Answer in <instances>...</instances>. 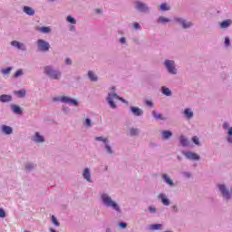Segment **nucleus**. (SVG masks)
<instances>
[{
	"mask_svg": "<svg viewBox=\"0 0 232 232\" xmlns=\"http://www.w3.org/2000/svg\"><path fill=\"white\" fill-rule=\"evenodd\" d=\"M160 10H162L163 12H166L168 10H169V6L168 5V4H161L160 6Z\"/></svg>",
	"mask_w": 232,
	"mask_h": 232,
	"instance_id": "obj_32",
	"label": "nucleus"
},
{
	"mask_svg": "<svg viewBox=\"0 0 232 232\" xmlns=\"http://www.w3.org/2000/svg\"><path fill=\"white\" fill-rule=\"evenodd\" d=\"M219 191L222 193L224 198L229 199V191L226 188L225 185H218Z\"/></svg>",
	"mask_w": 232,
	"mask_h": 232,
	"instance_id": "obj_8",
	"label": "nucleus"
},
{
	"mask_svg": "<svg viewBox=\"0 0 232 232\" xmlns=\"http://www.w3.org/2000/svg\"><path fill=\"white\" fill-rule=\"evenodd\" d=\"M105 150H106L107 153H110V154L113 153L111 147H110V145H108V144L105 145Z\"/></svg>",
	"mask_w": 232,
	"mask_h": 232,
	"instance_id": "obj_38",
	"label": "nucleus"
},
{
	"mask_svg": "<svg viewBox=\"0 0 232 232\" xmlns=\"http://www.w3.org/2000/svg\"><path fill=\"white\" fill-rule=\"evenodd\" d=\"M223 128H224L225 130H227V128H229V124L224 123V124H223Z\"/></svg>",
	"mask_w": 232,
	"mask_h": 232,
	"instance_id": "obj_50",
	"label": "nucleus"
},
{
	"mask_svg": "<svg viewBox=\"0 0 232 232\" xmlns=\"http://www.w3.org/2000/svg\"><path fill=\"white\" fill-rule=\"evenodd\" d=\"M82 176H83V179H85V180H87L88 182H92V179H91L92 175L90 174L89 169H84Z\"/></svg>",
	"mask_w": 232,
	"mask_h": 232,
	"instance_id": "obj_13",
	"label": "nucleus"
},
{
	"mask_svg": "<svg viewBox=\"0 0 232 232\" xmlns=\"http://www.w3.org/2000/svg\"><path fill=\"white\" fill-rule=\"evenodd\" d=\"M84 124H85V126L90 127V126H92V121L90 119H86Z\"/></svg>",
	"mask_w": 232,
	"mask_h": 232,
	"instance_id": "obj_42",
	"label": "nucleus"
},
{
	"mask_svg": "<svg viewBox=\"0 0 232 232\" xmlns=\"http://www.w3.org/2000/svg\"><path fill=\"white\" fill-rule=\"evenodd\" d=\"M24 12L27 15H34L35 14V11L30 6H24Z\"/></svg>",
	"mask_w": 232,
	"mask_h": 232,
	"instance_id": "obj_15",
	"label": "nucleus"
},
{
	"mask_svg": "<svg viewBox=\"0 0 232 232\" xmlns=\"http://www.w3.org/2000/svg\"><path fill=\"white\" fill-rule=\"evenodd\" d=\"M37 44L40 52H48L50 50V44L44 40H38Z\"/></svg>",
	"mask_w": 232,
	"mask_h": 232,
	"instance_id": "obj_4",
	"label": "nucleus"
},
{
	"mask_svg": "<svg viewBox=\"0 0 232 232\" xmlns=\"http://www.w3.org/2000/svg\"><path fill=\"white\" fill-rule=\"evenodd\" d=\"M161 135H162L163 139L168 140V139H169V137H172L173 133L169 130H163L161 132Z\"/></svg>",
	"mask_w": 232,
	"mask_h": 232,
	"instance_id": "obj_20",
	"label": "nucleus"
},
{
	"mask_svg": "<svg viewBox=\"0 0 232 232\" xmlns=\"http://www.w3.org/2000/svg\"><path fill=\"white\" fill-rule=\"evenodd\" d=\"M38 30L42 34H50V32H52V29H50V27H40Z\"/></svg>",
	"mask_w": 232,
	"mask_h": 232,
	"instance_id": "obj_28",
	"label": "nucleus"
},
{
	"mask_svg": "<svg viewBox=\"0 0 232 232\" xmlns=\"http://www.w3.org/2000/svg\"><path fill=\"white\" fill-rule=\"evenodd\" d=\"M158 23H169V19L164 16H160Z\"/></svg>",
	"mask_w": 232,
	"mask_h": 232,
	"instance_id": "obj_33",
	"label": "nucleus"
},
{
	"mask_svg": "<svg viewBox=\"0 0 232 232\" xmlns=\"http://www.w3.org/2000/svg\"><path fill=\"white\" fill-rule=\"evenodd\" d=\"M192 141L194 142V144H196L197 146H198L200 144V142L198 141V137L194 136L192 137Z\"/></svg>",
	"mask_w": 232,
	"mask_h": 232,
	"instance_id": "obj_37",
	"label": "nucleus"
},
{
	"mask_svg": "<svg viewBox=\"0 0 232 232\" xmlns=\"http://www.w3.org/2000/svg\"><path fill=\"white\" fill-rule=\"evenodd\" d=\"M162 179H164L165 182H167L169 186H173V180H171L168 175L163 174Z\"/></svg>",
	"mask_w": 232,
	"mask_h": 232,
	"instance_id": "obj_29",
	"label": "nucleus"
},
{
	"mask_svg": "<svg viewBox=\"0 0 232 232\" xmlns=\"http://www.w3.org/2000/svg\"><path fill=\"white\" fill-rule=\"evenodd\" d=\"M173 208H174V209H177V206H173Z\"/></svg>",
	"mask_w": 232,
	"mask_h": 232,
	"instance_id": "obj_57",
	"label": "nucleus"
},
{
	"mask_svg": "<svg viewBox=\"0 0 232 232\" xmlns=\"http://www.w3.org/2000/svg\"><path fill=\"white\" fill-rule=\"evenodd\" d=\"M130 111H132L133 115H136V117H140L143 113L142 110L139 107H130Z\"/></svg>",
	"mask_w": 232,
	"mask_h": 232,
	"instance_id": "obj_11",
	"label": "nucleus"
},
{
	"mask_svg": "<svg viewBox=\"0 0 232 232\" xmlns=\"http://www.w3.org/2000/svg\"><path fill=\"white\" fill-rule=\"evenodd\" d=\"M10 72H12V68L11 67H8V68H5V69L2 70V73H5V75L10 73Z\"/></svg>",
	"mask_w": 232,
	"mask_h": 232,
	"instance_id": "obj_36",
	"label": "nucleus"
},
{
	"mask_svg": "<svg viewBox=\"0 0 232 232\" xmlns=\"http://www.w3.org/2000/svg\"><path fill=\"white\" fill-rule=\"evenodd\" d=\"M159 197L164 206H169V200L168 198H166L162 194H160Z\"/></svg>",
	"mask_w": 232,
	"mask_h": 232,
	"instance_id": "obj_27",
	"label": "nucleus"
},
{
	"mask_svg": "<svg viewBox=\"0 0 232 232\" xmlns=\"http://www.w3.org/2000/svg\"><path fill=\"white\" fill-rule=\"evenodd\" d=\"M95 12H96V14H102V10H101V9H96Z\"/></svg>",
	"mask_w": 232,
	"mask_h": 232,
	"instance_id": "obj_53",
	"label": "nucleus"
},
{
	"mask_svg": "<svg viewBox=\"0 0 232 232\" xmlns=\"http://www.w3.org/2000/svg\"><path fill=\"white\" fill-rule=\"evenodd\" d=\"M185 157L187 159H189L190 160H198L200 159V156L195 152L188 151L184 153Z\"/></svg>",
	"mask_w": 232,
	"mask_h": 232,
	"instance_id": "obj_7",
	"label": "nucleus"
},
{
	"mask_svg": "<svg viewBox=\"0 0 232 232\" xmlns=\"http://www.w3.org/2000/svg\"><path fill=\"white\" fill-rule=\"evenodd\" d=\"M88 77L91 81H92L94 82L97 81V75H95V73H93V72H92V71L88 72Z\"/></svg>",
	"mask_w": 232,
	"mask_h": 232,
	"instance_id": "obj_24",
	"label": "nucleus"
},
{
	"mask_svg": "<svg viewBox=\"0 0 232 232\" xmlns=\"http://www.w3.org/2000/svg\"><path fill=\"white\" fill-rule=\"evenodd\" d=\"M67 23H71V24H76L77 21L75 18L72 17V15H68L66 18Z\"/></svg>",
	"mask_w": 232,
	"mask_h": 232,
	"instance_id": "obj_30",
	"label": "nucleus"
},
{
	"mask_svg": "<svg viewBox=\"0 0 232 232\" xmlns=\"http://www.w3.org/2000/svg\"><path fill=\"white\" fill-rule=\"evenodd\" d=\"M133 28H135V30H140V24H139V23H134Z\"/></svg>",
	"mask_w": 232,
	"mask_h": 232,
	"instance_id": "obj_43",
	"label": "nucleus"
},
{
	"mask_svg": "<svg viewBox=\"0 0 232 232\" xmlns=\"http://www.w3.org/2000/svg\"><path fill=\"white\" fill-rule=\"evenodd\" d=\"M231 23H232L231 20H225L220 24V28H227V26H229Z\"/></svg>",
	"mask_w": 232,
	"mask_h": 232,
	"instance_id": "obj_26",
	"label": "nucleus"
},
{
	"mask_svg": "<svg viewBox=\"0 0 232 232\" xmlns=\"http://www.w3.org/2000/svg\"><path fill=\"white\" fill-rule=\"evenodd\" d=\"M184 114L187 119H191V117H193V111L190 109H185Z\"/></svg>",
	"mask_w": 232,
	"mask_h": 232,
	"instance_id": "obj_25",
	"label": "nucleus"
},
{
	"mask_svg": "<svg viewBox=\"0 0 232 232\" xmlns=\"http://www.w3.org/2000/svg\"><path fill=\"white\" fill-rule=\"evenodd\" d=\"M32 168H34V165H32V164H27L25 166V169H28V170L32 169Z\"/></svg>",
	"mask_w": 232,
	"mask_h": 232,
	"instance_id": "obj_45",
	"label": "nucleus"
},
{
	"mask_svg": "<svg viewBox=\"0 0 232 232\" xmlns=\"http://www.w3.org/2000/svg\"><path fill=\"white\" fill-rule=\"evenodd\" d=\"M71 32H75V25L71 26Z\"/></svg>",
	"mask_w": 232,
	"mask_h": 232,
	"instance_id": "obj_54",
	"label": "nucleus"
},
{
	"mask_svg": "<svg viewBox=\"0 0 232 232\" xmlns=\"http://www.w3.org/2000/svg\"><path fill=\"white\" fill-rule=\"evenodd\" d=\"M65 64H72V60H70L69 58H67L65 60Z\"/></svg>",
	"mask_w": 232,
	"mask_h": 232,
	"instance_id": "obj_48",
	"label": "nucleus"
},
{
	"mask_svg": "<svg viewBox=\"0 0 232 232\" xmlns=\"http://www.w3.org/2000/svg\"><path fill=\"white\" fill-rule=\"evenodd\" d=\"M136 8L140 10V12H148V6L140 2H136Z\"/></svg>",
	"mask_w": 232,
	"mask_h": 232,
	"instance_id": "obj_10",
	"label": "nucleus"
},
{
	"mask_svg": "<svg viewBox=\"0 0 232 232\" xmlns=\"http://www.w3.org/2000/svg\"><path fill=\"white\" fill-rule=\"evenodd\" d=\"M95 140H99V141H101V142H104V144H106V142H108V138L96 137Z\"/></svg>",
	"mask_w": 232,
	"mask_h": 232,
	"instance_id": "obj_34",
	"label": "nucleus"
},
{
	"mask_svg": "<svg viewBox=\"0 0 232 232\" xmlns=\"http://www.w3.org/2000/svg\"><path fill=\"white\" fill-rule=\"evenodd\" d=\"M102 200L107 208H112L115 211H121L119 205L115 201L111 200V198L108 196V194H102Z\"/></svg>",
	"mask_w": 232,
	"mask_h": 232,
	"instance_id": "obj_1",
	"label": "nucleus"
},
{
	"mask_svg": "<svg viewBox=\"0 0 232 232\" xmlns=\"http://www.w3.org/2000/svg\"><path fill=\"white\" fill-rule=\"evenodd\" d=\"M12 111H14V113H16L17 115H21V113H23L21 107L17 105H12Z\"/></svg>",
	"mask_w": 232,
	"mask_h": 232,
	"instance_id": "obj_18",
	"label": "nucleus"
},
{
	"mask_svg": "<svg viewBox=\"0 0 232 232\" xmlns=\"http://www.w3.org/2000/svg\"><path fill=\"white\" fill-rule=\"evenodd\" d=\"M152 115H153L154 119H157V120L160 119V121H164V119H166V118H164V116H162V114L158 113L155 111H152Z\"/></svg>",
	"mask_w": 232,
	"mask_h": 232,
	"instance_id": "obj_23",
	"label": "nucleus"
},
{
	"mask_svg": "<svg viewBox=\"0 0 232 232\" xmlns=\"http://www.w3.org/2000/svg\"><path fill=\"white\" fill-rule=\"evenodd\" d=\"M34 140V142H44V138L39 132H35Z\"/></svg>",
	"mask_w": 232,
	"mask_h": 232,
	"instance_id": "obj_17",
	"label": "nucleus"
},
{
	"mask_svg": "<svg viewBox=\"0 0 232 232\" xmlns=\"http://www.w3.org/2000/svg\"><path fill=\"white\" fill-rule=\"evenodd\" d=\"M146 104H147V106H153V103L151 102H150V101H147Z\"/></svg>",
	"mask_w": 232,
	"mask_h": 232,
	"instance_id": "obj_52",
	"label": "nucleus"
},
{
	"mask_svg": "<svg viewBox=\"0 0 232 232\" xmlns=\"http://www.w3.org/2000/svg\"><path fill=\"white\" fill-rule=\"evenodd\" d=\"M227 141L232 144V138H228V139H227Z\"/></svg>",
	"mask_w": 232,
	"mask_h": 232,
	"instance_id": "obj_55",
	"label": "nucleus"
},
{
	"mask_svg": "<svg viewBox=\"0 0 232 232\" xmlns=\"http://www.w3.org/2000/svg\"><path fill=\"white\" fill-rule=\"evenodd\" d=\"M53 101H61V102L69 103V104H72V106H77V104H78L76 100L69 98L68 96H63L61 98H53Z\"/></svg>",
	"mask_w": 232,
	"mask_h": 232,
	"instance_id": "obj_6",
	"label": "nucleus"
},
{
	"mask_svg": "<svg viewBox=\"0 0 232 232\" xmlns=\"http://www.w3.org/2000/svg\"><path fill=\"white\" fill-rule=\"evenodd\" d=\"M165 66L169 70V73L175 75L177 73V69H175V62L171 60L165 61Z\"/></svg>",
	"mask_w": 232,
	"mask_h": 232,
	"instance_id": "obj_5",
	"label": "nucleus"
},
{
	"mask_svg": "<svg viewBox=\"0 0 232 232\" xmlns=\"http://www.w3.org/2000/svg\"><path fill=\"white\" fill-rule=\"evenodd\" d=\"M227 135H228V137L232 136V127L228 129Z\"/></svg>",
	"mask_w": 232,
	"mask_h": 232,
	"instance_id": "obj_46",
	"label": "nucleus"
},
{
	"mask_svg": "<svg viewBox=\"0 0 232 232\" xmlns=\"http://www.w3.org/2000/svg\"><path fill=\"white\" fill-rule=\"evenodd\" d=\"M0 101L2 102H10V101H12V96L8 94H3L0 96Z\"/></svg>",
	"mask_w": 232,
	"mask_h": 232,
	"instance_id": "obj_16",
	"label": "nucleus"
},
{
	"mask_svg": "<svg viewBox=\"0 0 232 232\" xmlns=\"http://www.w3.org/2000/svg\"><path fill=\"white\" fill-rule=\"evenodd\" d=\"M160 227H162L160 224L151 225V229H160Z\"/></svg>",
	"mask_w": 232,
	"mask_h": 232,
	"instance_id": "obj_41",
	"label": "nucleus"
},
{
	"mask_svg": "<svg viewBox=\"0 0 232 232\" xmlns=\"http://www.w3.org/2000/svg\"><path fill=\"white\" fill-rule=\"evenodd\" d=\"M106 232H111V231L110 230V228H108V229L106 230Z\"/></svg>",
	"mask_w": 232,
	"mask_h": 232,
	"instance_id": "obj_56",
	"label": "nucleus"
},
{
	"mask_svg": "<svg viewBox=\"0 0 232 232\" xmlns=\"http://www.w3.org/2000/svg\"><path fill=\"white\" fill-rule=\"evenodd\" d=\"M44 73L51 79H59L61 77V72L54 70L52 66L44 67Z\"/></svg>",
	"mask_w": 232,
	"mask_h": 232,
	"instance_id": "obj_2",
	"label": "nucleus"
},
{
	"mask_svg": "<svg viewBox=\"0 0 232 232\" xmlns=\"http://www.w3.org/2000/svg\"><path fill=\"white\" fill-rule=\"evenodd\" d=\"M6 217V212H5V209L0 208V218H5Z\"/></svg>",
	"mask_w": 232,
	"mask_h": 232,
	"instance_id": "obj_40",
	"label": "nucleus"
},
{
	"mask_svg": "<svg viewBox=\"0 0 232 232\" xmlns=\"http://www.w3.org/2000/svg\"><path fill=\"white\" fill-rule=\"evenodd\" d=\"M15 95H17V97L23 98L26 95V91L24 89H22L20 91H16L14 92Z\"/></svg>",
	"mask_w": 232,
	"mask_h": 232,
	"instance_id": "obj_22",
	"label": "nucleus"
},
{
	"mask_svg": "<svg viewBox=\"0 0 232 232\" xmlns=\"http://www.w3.org/2000/svg\"><path fill=\"white\" fill-rule=\"evenodd\" d=\"M12 46H14L18 50H26V47L24 45L17 41L11 42Z\"/></svg>",
	"mask_w": 232,
	"mask_h": 232,
	"instance_id": "obj_12",
	"label": "nucleus"
},
{
	"mask_svg": "<svg viewBox=\"0 0 232 232\" xmlns=\"http://www.w3.org/2000/svg\"><path fill=\"white\" fill-rule=\"evenodd\" d=\"M23 73V70H18V71H16V72L14 73V77L15 78V79H17V77H20V75Z\"/></svg>",
	"mask_w": 232,
	"mask_h": 232,
	"instance_id": "obj_39",
	"label": "nucleus"
},
{
	"mask_svg": "<svg viewBox=\"0 0 232 232\" xmlns=\"http://www.w3.org/2000/svg\"><path fill=\"white\" fill-rule=\"evenodd\" d=\"M230 44H231V41L229 40V38H225V44L227 46H229Z\"/></svg>",
	"mask_w": 232,
	"mask_h": 232,
	"instance_id": "obj_44",
	"label": "nucleus"
},
{
	"mask_svg": "<svg viewBox=\"0 0 232 232\" xmlns=\"http://www.w3.org/2000/svg\"><path fill=\"white\" fill-rule=\"evenodd\" d=\"M113 99L121 101V102H126V100L123 98H121L119 95H117V93L109 94L107 101H108L111 108H117V105H115V102H113Z\"/></svg>",
	"mask_w": 232,
	"mask_h": 232,
	"instance_id": "obj_3",
	"label": "nucleus"
},
{
	"mask_svg": "<svg viewBox=\"0 0 232 232\" xmlns=\"http://www.w3.org/2000/svg\"><path fill=\"white\" fill-rule=\"evenodd\" d=\"M149 210L150 211V213H155V208L153 207H150Z\"/></svg>",
	"mask_w": 232,
	"mask_h": 232,
	"instance_id": "obj_49",
	"label": "nucleus"
},
{
	"mask_svg": "<svg viewBox=\"0 0 232 232\" xmlns=\"http://www.w3.org/2000/svg\"><path fill=\"white\" fill-rule=\"evenodd\" d=\"M130 135L133 137L135 135H139V130L137 129H130Z\"/></svg>",
	"mask_w": 232,
	"mask_h": 232,
	"instance_id": "obj_35",
	"label": "nucleus"
},
{
	"mask_svg": "<svg viewBox=\"0 0 232 232\" xmlns=\"http://www.w3.org/2000/svg\"><path fill=\"white\" fill-rule=\"evenodd\" d=\"M175 21L179 23V24H182L183 28H189L192 24L191 22H187L182 18H175Z\"/></svg>",
	"mask_w": 232,
	"mask_h": 232,
	"instance_id": "obj_9",
	"label": "nucleus"
},
{
	"mask_svg": "<svg viewBox=\"0 0 232 232\" xmlns=\"http://www.w3.org/2000/svg\"><path fill=\"white\" fill-rule=\"evenodd\" d=\"M120 42H121L122 44H124V43H126V38L121 37V38L120 39Z\"/></svg>",
	"mask_w": 232,
	"mask_h": 232,
	"instance_id": "obj_47",
	"label": "nucleus"
},
{
	"mask_svg": "<svg viewBox=\"0 0 232 232\" xmlns=\"http://www.w3.org/2000/svg\"><path fill=\"white\" fill-rule=\"evenodd\" d=\"M161 92H162L163 95H166L167 97H170V95H171V91L168 87H164V86L161 87Z\"/></svg>",
	"mask_w": 232,
	"mask_h": 232,
	"instance_id": "obj_19",
	"label": "nucleus"
},
{
	"mask_svg": "<svg viewBox=\"0 0 232 232\" xmlns=\"http://www.w3.org/2000/svg\"><path fill=\"white\" fill-rule=\"evenodd\" d=\"M126 226H127L126 223H123V222L120 223V227L124 228V227H126Z\"/></svg>",
	"mask_w": 232,
	"mask_h": 232,
	"instance_id": "obj_51",
	"label": "nucleus"
},
{
	"mask_svg": "<svg viewBox=\"0 0 232 232\" xmlns=\"http://www.w3.org/2000/svg\"><path fill=\"white\" fill-rule=\"evenodd\" d=\"M2 131L5 133V135H12L13 130L12 127L4 125L2 126Z\"/></svg>",
	"mask_w": 232,
	"mask_h": 232,
	"instance_id": "obj_14",
	"label": "nucleus"
},
{
	"mask_svg": "<svg viewBox=\"0 0 232 232\" xmlns=\"http://www.w3.org/2000/svg\"><path fill=\"white\" fill-rule=\"evenodd\" d=\"M51 220H52L53 224H54V226H56L57 227H59L61 226V223H59V221L57 220V218H55V216H52Z\"/></svg>",
	"mask_w": 232,
	"mask_h": 232,
	"instance_id": "obj_31",
	"label": "nucleus"
},
{
	"mask_svg": "<svg viewBox=\"0 0 232 232\" xmlns=\"http://www.w3.org/2000/svg\"><path fill=\"white\" fill-rule=\"evenodd\" d=\"M179 142L181 145L183 146H189V141L188 140V139L184 136H180L179 137Z\"/></svg>",
	"mask_w": 232,
	"mask_h": 232,
	"instance_id": "obj_21",
	"label": "nucleus"
}]
</instances>
